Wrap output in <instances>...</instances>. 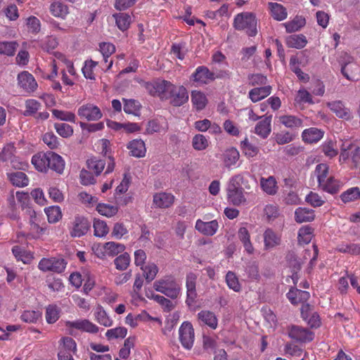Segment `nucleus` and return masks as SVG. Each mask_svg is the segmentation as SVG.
Masks as SVG:
<instances>
[{"mask_svg": "<svg viewBox=\"0 0 360 360\" xmlns=\"http://www.w3.org/2000/svg\"><path fill=\"white\" fill-rule=\"evenodd\" d=\"M241 184H244V175L242 174L233 176L227 184V199L230 203L236 206L245 204L247 202Z\"/></svg>", "mask_w": 360, "mask_h": 360, "instance_id": "f257e3e1", "label": "nucleus"}, {"mask_svg": "<svg viewBox=\"0 0 360 360\" xmlns=\"http://www.w3.org/2000/svg\"><path fill=\"white\" fill-rule=\"evenodd\" d=\"M233 26L237 30H243L250 37H255L257 33V20L254 14L249 12L236 15L233 20Z\"/></svg>", "mask_w": 360, "mask_h": 360, "instance_id": "f03ea898", "label": "nucleus"}, {"mask_svg": "<svg viewBox=\"0 0 360 360\" xmlns=\"http://www.w3.org/2000/svg\"><path fill=\"white\" fill-rule=\"evenodd\" d=\"M154 289L166 296L176 299L180 293V285L171 276L159 279L153 283Z\"/></svg>", "mask_w": 360, "mask_h": 360, "instance_id": "7ed1b4c3", "label": "nucleus"}, {"mask_svg": "<svg viewBox=\"0 0 360 360\" xmlns=\"http://www.w3.org/2000/svg\"><path fill=\"white\" fill-rule=\"evenodd\" d=\"M174 84L166 80H158L154 83L147 84V89L153 96H158L162 100H168L171 97V94Z\"/></svg>", "mask_w": 360, "mask_h": 360, "instance_id": "20e7f679", "label": "nucleus"}, {"mask_svg": "<svg viewBox=\"0 0 360 360\" xmlns=\"http://www.w3.org/2000/svg\"><path fill=\"white\" fill-rule=\"evenodd\" d=\"M67 262L63 258L50 257L42 258L38 264V268L44 271H53L60 274L64 271Z\"/></svg>", "mask_w": 360, "mask_h": 360, "instance_id": "39448f33", "label": "nucleus"}, {"mask_svg": "<svg viewBox=\"0 0 360 360\" xmlns=\"http://www.w3.org/2000/svg\"><path fill=\"white\" fill-rule=\"evenodd\" d=\"M65 326L69 330V333L73 335V330L77 329L83 332L89 333H97L98 327L89 321L88 319H77L75 321H68L65 322Z\"/></svg>", "mask_w": 360, "mask_h": 360, "instance_id": "423d86ee", "label": "nucleus"}, {"mask_svg": "<svg viewBox=\"0 0 360 360\" xmlns=\"http://www.w3.org/2000/svg\"><path fill=\"white\" fill-rule=\"evenodd\" d=\"M179 340L182 346L186 349H191L193 345L195 335L192 324L184 321L179 329Z\"/></svg>", "mask_w": 360, "mask_h": 360, "instance_id": "0eeeda50", "label": "nucleus"}, {"mask_svg": "<svg viewBox=\"0 0 360 360\" xmlns=\"http://www.w3.org/2000/svg\"><path fill=\"white\" fill-rule=\"evenodd\" d=\"M288 336L298 342H308L313 340L314 334L306 328L292 325L288 330Z\"/></svg>", "mask_w": 360, "mask_h": 360, "instance_id": "6e6552de", "label": "nucleus"}, {"mask_svg": "<svg viewBox=\"0 0 360 360\" xmlns=\"http://www.w3.org/2000/svg\"><path fill=\"white\" fill-rule=\"evenodd\" d=\"M18 85L22 91L27 94L34 92L38 84L32 74L27 71H22L18 75Z\"/></svg>", "mask_w": 360, "mask_h": 360, "instance_id": "1a4fd4ad", "label": "nucleus"}, {"mask_svg": "<svg viewBox=\"0 0 360 360\" xmlns=\"http://www.w3.org/2000/svg\"><path fill=\"white\" fill-rule=\"evenodd\" d=\"M77 114L80 118L87 121H96L102 117L100 108L92 103L84 104L78 108Z\"/></svg>", "mask_w": 360, "mask_h": 360, "instance_id": "9d476101", "label": "nucleus"}, {"mask_svg": "<svg viewBox=\"0 0 360 360\" xmlns=\"http://www.w3.org/2000/svg\"><path fill=\"white\" fill-rule=\"evenodd\" d=\"M170 103L174 106H181L188 100L187 90L183 86H175L171 94V97L168 98Z\"/></svg>", "mask_w": 360, "mask_h": 360, "instance_id": "9b49d317", "label": "nucleus"}, {"mask_svg": "<svg viewBox=\"0 0 360 360\" xmlns=\"http://www.w3.org/2000/svg\"><path fill=\"white\" fill-rule=\"evenodd\" d=\"M47 169H51L58 174L63 173L65 161L63 158L54 152H48Z\"/></svg>", "mask_w": 360, "mask_h": 360, "instance_id": "f8f14e48", "label": "nucleus"}, {"mask_svg": "<svg viewBox=\"0 0 360 360\" xmlns=\"http://www.w3.org/2000/svg\"><path fill=\"white\" fill-rule=\"evenodd\" d=\"M327 106L337 117L341 119L349 120L352 118L350 110L345 107L341 101H335L327 103Z\"/></svg>", "mask_w": 360, "mask_h": 360, "instance_id": "ddd939ff", "label": "nucleus"}, {"mask_svg": "<svg viewBox=\"0 0 360 360\" xmlns=\"http://www.w3.org/2000/svg\"><path fill=\"white\" fill-rule=\"evenodd\" d=\"M89 228L90 223L87 219L77 217L75 219L74 226L70 234L72 237H80L84 236Z\"/></svg>", "mask_w": 360, "mask_h": 360, "instance_id": "4468645a", "label": "nucleus"}, {"mask_svg": "<svg viewBox=\"0 0 360 360\" xmlns=\"http://www.w3.org/2000/svg\"><path fill=\"white\" fill-rule=\"evenodd\" d=\"M198 320L200 325H206L212 329H216L218 319L214 312L209 310H202L198 314Z\"/></svg>", "mask_w": 360, "mask_h": 360, "instance_id": "2eb2a0df", "label": "nucleus"}, {"mask_svg": "<svg viewBox=\"0 0 360 360\" xmlns=\"http://www.w3.org/2000/svg\"><path fill=\"white\" fill-rule=\"evenodd\" d=\"M197 276L193 273H189L186 276V289H187V299L186 303L188 305L192 304L195 298L197 297V292L195 290Z\"/></svg>", "mask_w": 360, "mask_h": 360, "instance_id": "dca6fc26", "label": "nucleus"}, {"mask_svg": "<svg viewBox=\"0 0 360 360\" xmlns=\"http://www.w3.org/2000/svg\"><path fill=\"white\" fill-rule=\"evenodd\" d=\"M272 116H266L259 121L255 127V133L262 139H266L271 131V123Z\"/></svg>", "mask_w": 360, "mask_h": 360, "instance_id": "f3484780", "label": "nucleus"}, {"mask_svg": "<svg viewBox=\"0 0 360 360\" xmlns=\"http://www.w3.org/2000/svg\"><path fill=\"white\" fill-rule=\"evenodd\" d=\"M219 227L218 222L212 220L208 222L198 219L195 223V229L204 235L213 236Z\"/></svg>", "mask_w": 360, "mask_h": 360, "instance_id": "a211bd4d", "label": "nucleus"}, {"mask_svg": "<svg viewBox=\"0 0 360 360\" xmlns=\"http://www.w3.org/2000/svg\"><path fill=\"white\" fill-rule=\"evenodd\" d=\"M127 148L131 155L136 158H143L146 155V148L145 143L141 139H134L129 142Z\"/></svg>", "mask_w": 360, "mask_h": 360, "instance_id": "6ab92c4d", "label": "nucleus"}, {"mask_svg": "<svg viewBox=\"0 0 360 360\" xmlns=\"http://www.w3.org/2000/svg\"><path fill=\"white\" fill-rule=\"evenodd\" d=\"M260 186L262 191L269 195H274L277 193L278 186L276 178L270 176L267 178H260Z\"/></svg>", "mask_w": 360, "mask_h": 360, "instance_id": "aec40b11", "label": "nucleus"}, {"mask_svg": "<svg viewBox=\"0 0 360 360\" xmlns=\"http://www.w3.org/2000/svg\"><path fill=\"white\" fill-rule=\"evenodd\" d=\"M358 70V65L351 57H348V60L342 63L341 72L348 80H354Z\"/></svg>", "mask_w": 360, "mask_h": 360, "instance_id": "412c9836", "label": "nucleus"}, {"mask_svg": "<svg viewBox=\"0 0 360 360\" xmlns=\"http://www.w3.org/2000/svg\"><path fill=\"white\" fill-rule=\"evenodd\" d=\"M264 249L270 250L281 244V237L272 229H267L264 233Z\"/></svg>", "mask_w": 360, "mask_h": 360, "instance_id": "4be33fe9", "label": "nucleus"}, {"mask_svg": "<svg viewBox=\"0 0 360 360\" xmlns=\"http://www.w3.org/2000/svg\"><path fill=\"white\" fill-rule=\"evenodd\" d=\"M212 71H210L205 66L198 67L193 75L194 81L202 84H207L210 81H214Z\"/></svg>", "mask_w": 360, "mask_h": 360, "instance_id": "5701e85b", "label": "nucleus"}, {"mask_svg": "<svg viewBox=\"0 0 360 360\" xmlns=\"http://www.w3.org/2000/svg\"><path fill=\"white\" fill-rule=\"evenodd\" d=\"M310 297L309 292L299 289H292L287 293V297L293 304H304Z\"/></svg>", "mask_w": 360, "mask_h": 360, "instance_id": "b1692460", "label": "nucleus"}, {"mask_svg": "<svg viewBox=\"0 0 360 360\" xmlns=\"http://www.w3.org/2000/svg\"><path fill=\"white\" fill-rule=\"evenodd\" d=\"M174 202V196L170 193H158L153 195V204L160 208L170 207Z\"/></svg>", "mask_w": 360, "mask_h": 360, "instance_id": "393cba45", "label": "nucleus"}, {"mask_svg": "<svg viewBox=\"0 0 360 360\" xmlns=\"http://www.w3.org/2000/svg\"><path fill=\"white\" fill-rule=\"evenodd\" d=\"M271 93V86L268 85V86L254 88V89H251L249 91L248 96L252 102L256 103L257 101H259L265 98L269 95H270Z\"/></svg>", "mask_w": 360, "mask_h": 360, "instance_id": "a878e982", "label": "nucleus"}, {"mask_svg": "<svg viewBox=\"0 0 360 360\" xmlns=\"http://www.w3.org/2000/svg\"><path fill=\"white\" fill-rule=\"evenodd\" d=\"M314 218V211L311 209L298 207L295 212V219L298 223L311 221Z\"/></svg>", "mask_w": 360, "mask_h": 360, "instance_id": "bb28decb", "label": "nucleus"}, {"mask_svg": "<svg viewBox=\"0 0 360 360\" xmlns=\"http://www.w3.org/2000/svg\"><path fill=\"white\" fill-rule=\"evenodd\" d=\"M323 131L314 127L307 129L302 134L303 141L309 143L318 142L323 138Z\"/></svg>", "mask_w": 360, "mask_h": 360, "instance_id": "cd10ccee", "label": "nucleus"}, {"mask_svg": "<svg viewBox=\"0 0 360 360\" xmlns=\"http://www.w3.org/2000/svg\"><path fill=\"white\" fill-rule=\"evenodd\" d=\"M240 158L239 152L234 148H231L225 150L223 154V162L224 166L230 169L235 166Z\"/></svg>", "mask_w": 360, "mask_h": 360, "instance_id": "c85d7f7f", "label": "nucleus"}, {"mask_svg": "<svg viewBox=\"0 0 360 360\" xmlns=\"http://www.w3.org/2000/svg\"><path fill=\"white\" fill-rule=\"evenodd\" d=\"M238 236L240 242L243 243L245 250L248 254L254 253L255 249L250 241V235L245 227H241L238 230Z\"/></svg>", "mask_w": 360, "mask_h": 360, "instance_id": "c756f323", "label": "nucleus"}, {"mask_svg": "<svg viewBox=\"0 0 360 360\" xmlns=\"http://www.w3.org/2000/svg\"><path fill=\"white\" fill-rule=\"evenodd\" d=\"M269 8L273 18L278 21H282L288 16L285 8L281 4L270 2L269 3Z\"/></svg>", "mask_w": 360, "mask_h": 360, "instance_id": "7c9ffc66", "label": "nucleus"}, {"mask_svg": "<svg viewBox=\"0 0 360 360\" xmlns=\"http://www.w3.org/2000/svg\"><path fill=\"white\" fill-rule=\"evenodd\" d=\"M48 152L39 153L32 156V163L39 172H46L47 171Z\"/></svg>", "mask_w": 360, "mask_h": 360, "instance_id": "2f4dec72", "label": "nucleus"}, {"mask_svg": "<svg viewBox=\"0 0 360 360\" xmlns=\"http://www.w3.org/2000/svg\"><path fill=\"white\" fill-rule=\"evenodd\" d=\"M278 119L279 122L287 128L293 129L303 127L302 120L295 115H281Z\"/></svg>", "mask_w": 360, "mask_h": 360, "instance_id": "473e14b6", "label": "nucleus"}, {"mask_svg": "<svg viewBox=\"0 0 360 360\" xmlns=\"http://www.w3.org/2000/svg\"><path fill=\"white\" fill-rule=\"evenodd\" d=\"M117 27L122 32L129 29L131 23V16L126 13L113 14Z\"/></svg>", "mask_w": 360, "mask_h": 360, "instance_id": "72a5a7b5", "label": "nucleus"}, {"mask_svg": "<svg viewBox=\"0 0 360 360\" xmlns=\"http://www.w3.org/2000/svg\"><path fill=\"white\" fill-rule=\"evenodd\" d=\"M8 179L13 186L25 187L29 184L27 175L22 172H15L8 174Z\"/></svg>", "mask_w": 360, "mask_h": 360, "instance_id": "f704fd0d", "label": "nucleus"}, {"mask_svg": "<svg viewBox=\"0 0 360 360\" xmlns=\"http://www.w3.org/2000/svg\"><path fill=\"white\" fill-rule=\"evenodd\" d=\"M314 237V229L309 226H303L298 231V243L299 244H308L311 242Z\"/></svg>", "mask_w": 360, "mask_h": 360, "instance_id": "c9c22d12", "label": "nucleus"}, {"mask_svg": "<svg viewBox=\"0 0 360 360\" xmlns=\"http://www.w3.org/2000/svg\"><path fill=\"white\" fill-rule=\"evenodd\" d=\"M307 40L303 34H292L286 38V44L290 48L302 49L306 46Z\"/></svg>", "mask_w": 360, "mask_h": 360, "instance_id": "e433bc0d", "label": "nucleus"}, {"mask_svg": "<svg viewBox=\"0 0 360 360\" xmlns=\"http://www.w3.org/2000/svg\"><path fill=\"white\" fill-rule=\"evenodd\" d=\"M96 321L105 327H110L112 325V320L107 314L101 306H98L94 311Z\"/></svg>", "mask_w": 360, "mask_h": 360, "instance_id": "4c0bfd02", "label": "nucleus"}, {"mask_svg": "<svg viewBox=\"0 0 360 360\" xmlns=\"http://www.w3.org/2000/svg\"><path fill=\"white\" fill-rule=\"evenodd\" d=\"M191 102L197 110H201L205 108L207 99L204 93L200 91H192Z\"/></svg>", "mask_w": 360, "mask_h": 360, "instance_id": "58836bf2", "label": "nucleus"}, {"mask_svg": "<svg viewBox=\"0 0 360 360\" xmlns=\"http://www.w3.org/2000/svg\"><path fill=\"white\" fill-rule=\"evenodd\" d=\"M105 254L107 257H115L125 250L124 245L115 242H108L104 244Z\"/></svg>", "mask_w": 360, "mask_h": 360, "instance_id": "ea45409f", "label": "nucleus"}, {"mask_svg": "<svg viewBox=\"0 0 360 360\" xmlns=\"http://www.w3.org/2000/svg\"><path fill=\"white\" fill-rule=\"evenodd\" d=\"M329 167L326 164L321 163L316 166L314 175L319 183V186L327 180L328 176Z\"/></svg>", "mask_w": 360, "mask_h": 360, "instance_id": "a19ab883", "label": "nucleus"}, {"mask_svg": "<svg viewBox=\"0 0 360 360\" xmlns=\"http://www.w3.org/2000/svg\"><path fill=\"white\" fill-rule=\"evenodd\" d=\"M143 271V276L147 283L153 281L159 271L158 266L155 263H149L141 268Z\"/></svg>", "mask_w": 360, "mask_h": 360, "instance_id": "79ce46f5", "label": "nucleus"}, {"mask_svg": "<svg viewBox=\"0 0 360 360\" xmlns=\"http://www.w3.org/2000/svg\"><path fill=\"white\" fill-rule=\"evenodd\" d=\"M324 191L333 194L339 191L340 188V182L333 176H329L326 181L319 186Z\"/></svg>", "mask_w": 360, "mask_h": 360, "instance_id": "37998d69", "label": "nucleus"}, {"mask_svg": "<svg viewBox=\"0 0 360 360\" xmlns=\"http://www.w3.org/2000/svg\"><path fill=\"white\" fill-rule=\"evenodd\" d=\"M306 24L305 19L302 16H296L292 20L283 24L287 32L292 33L300 30Z\"/></svg>", "mask_w": 360, "mask_h": 360, "instance_id": "c03bdc74", "label": "nucleus"}, {"mask_svg": "<svg viewBox=\"0 0 360 360\" xmlns=\"http://www.w3.org/2000/svg\"><path fill=\"white\" fill-rule=\"evenodd\" d=\"M342 201L345 203L355 201L360 199V189L358 187H352L340 195Z\"/></svg>", "mask_w": 360, "mask_h": 360, "instance_id": "a18cd8bd", "label": "nucleus"}, {"mask_svg": "<svg viewBox=\"0 0 360 360\" xmlns=\"http://www.w3.org/2000/svg\"><path fill=\"white\" fill-rule=\"evenodd\" d=\"M50 12L57 18H64L68 13V7L63 3L55 1L50 6Z\"/></svg>", "mask_w": 360, "mask_h": 360, "instance_id": "49530a36", "label": "nucleus"}, {"mask_svg": "<svg viewBox=\"0 0 360 360\" xmlns=\"http://www.w3.org/2000/svg\"><path fill=\"white\" fill-rule=\"evenodd\" d=\"M98 212L105 217H111L118 212V207L105 203H98L96 207Z\"/></svg>", "mask_w": 360, "mask_h": 360, "instance_id": "de8ad7c7", "label": "nucleus"}, {"mask_svg": "<svg viewBox=\"0 0 360 360\" xmlns=\"http://www.w3.org/2000/svg\"><path fill=\"white\" fill-rule=\"evenodd\" d=\"M25 110L23 112L25 116H33L36 115L41 108V104L35 99H27L25 103Z\"/></svg>", "mask_w": 360, "mask_h": 360, "instance_id": "09e8293b", "label": "nucleus"}, {"mask_svg": "<svg viewBox=\"0 0 360 360\" xmlns=\"http://www.w3.org/2000/svg\"><path fill=\"white\" fill-rule=\"evenodd\" d=\"M321 150L330 158H334L338 153L336 142L332 140L326 141L321 145Z\"/></svg>", "mask_w": 360, "mask_h": 360, "instance_id": "8fccbe9b", "label": "nucleus"}, {"mask_svg": "<svg viewBox=\"0 0 360 360\" xmlns=\"http://www.w3.org/2000/svg\"><path fill=\"white\" fill-rule=\"evenodd\" d=\"M89 170L94 172L96 176L99 175L105 167V162L102 160H98L96 158L89 159L86 162Z\"/></svg>", "mask_w": 360, "mask_h": 360, "instance_id": "3c124183", "label": "nucleus"}, {"mask_svg": "<svg viewBox=\"0 0 360 360\" xmlns=\"http://www.w3.org/2000/svg\"><path fill=\"white\" fill-rule=\"evenodd\" d=\"M94 236L99 238L105 237L109 232V228L105 221L101 219L94 221Z\"/></svg>", "mask_w": 360, "mask_h": 360, "instance_id": "603ef678", "label": "nucleus"}, {"mask_svg": "<svg viewBox=\"0 0 360 360\" xmlns=\"http://www.w3.org/2000/svg\"><path fill=\"white\" fill-rule=\"evenodd\" d=\"M336 250L342 253L353 255H360V245L354 243H342L338 245Z\"/></svg>", "mask_w": 360, "mask_h": 360, "instance_id": "864d4df0", "label": "nucleus"}, {"mask_svg": "<svg viewBox=\"0 0 360 360\" xmlns=\"http://www.w3.org/2000/svg\"><path fill=\"white\" fill-rule=\"evenodd\" d=\"M241 149L248 158L256 156L259 151V148L250 143L248 139L241 142Z\"/></svg>", "mask_w": 360, "mask_h": 360, "instance_id": "5fc2aeb1", "label": "nucleus"}, {"mask_svg": "<svg viewBox=\"0 0 360 360\" xmlns=\"http://www.w3.org/2000/svg\"><path fill=\"white\" fill-rule=\"evenodd\" d=\"M127 334V329L124 327L120 326L115 328L109 329L105 333V336L108 340L124 338Z\"/></svg>", "mask_w": 360, "mask_h": 360, "instance_id": "6e6d98bb", "label": "nucleus"}, {"mask_svg": "<svg viewBox=\"0 0 360 360\" xmlns=\"http://www.w3.org/2000/svg\"><path fill=\"white\" fill-rule=\"evenodd\" d=\"M192 146L196 150H203L209 146V141L204 135L198 134L193 136L192 139Z\"/></svg>", "mask_w": 360, "mask_h": 360, "instance_id": "4d7b16f0", "label": "nucleus"}, {"mask_svg": "<svg viewBox=\"0 0 360 360\" xmlns=\"http://www.w3.org/2000/svg\"><path fill=\"white\" fill-rule=\"evenodd\" d=\"M130 262L129 255L127 252H124L115 259L114 264L117 269L124 271L128 268Z\"/></svg>", "mask_w": 360, "mask_h": 360, "instance_id": "13d9d810", "label": "nucleus"}, {"mask_svg": "<svg viewBox=\"0 0 360 360\" xmlns=\"http://www.w3.org/2000/svg\"><path fill=\"white\" fill-rule=\"evenodd\" d=\"M12 252L15 257L18 260L22 261L24 264L30 263L32 259V256L30 252L23 250L19 246H14L12 248Z\"/></svg>", "mask_w": 360, "mask_h": 360, "instance_id": "bf43d9fd", "label": "nucleus"}, {"mask_svg": "<svg viewBox=\"0 0 360 360\" xmlns=\"http://www.w3.org/2000/svg\"><path fill=\"white\" fill-rule=\"evenodd\" d=\"M60 317V309L56 305H49L46 310V320L49 323H54Z\"/></svg>", "mask_w": 360, "mask_h": 360, "instance_id": "052dcab7", "label": "nucleus"}, {"mask_svg": "<svg viewBox=\"0 0 360 360\" xmlns=\"http://www.w3.org/2000/svg\"><path fill=\"white\" fill-rule=\"evenodd\" d=\"M17 47L18 44L15 41H1L0 42V54L13 56Z\"/></svg>", "mask_w": 360, "mask_h": 360, "instance_id": "680f3d73", "label": "nucleus"}, {"mask_svg": "<svg viewBox=\"0 0 360 360\" xmlns=\"http://www.w3.org/2000/svg\"><path fill=\"white\" fill-rule=\"evenodd\" d=\"M53 115L62 121L70 122L75 123L76 121V116L73 112L60 110L57 109L52 110Z\"/></svg>", "mask_w": 360, "mask_h": 360, "instance_id": "e2e57ef3", "label": "nucleus"}, {"mask_svg": "<svg viewBox=\"0 0 360 360\" xmlns=\"http://www.w3.org/2000/svg\"><path fill=\"white\" fill-rule=\"evenodd\" d=\"M44 210L50 223H56L61 218V211L58 206H51Z\"/></svg>", "mask_w": 360, "mask_h": 360, "instance_id": "0e129e2a", "label": "nucleus"}, {"mask_svg": "<svg viewBox=\"0 0 360 360\" xmlns=\"http://www.w3.org/2000/svg\"><path fill=\"white\" fill-rule=\"evenodd\" d=\"M54 128L56 132L63 138H68L73 134V128L68 124L56 123Z\"/></svg>", "mask_w": 360, "mask_h": 360, "instance_id": "69168bd1", "label": "nucleus"}, {"mask_svg": "<svg viewBox=\"0 0 360 360\" xmlns=\"http://www.w3.org/2000/svg\"><path fill=\"white\" fill-rule=\"evenodd\" d=\"M226 283L230 289L235 292L240 290V284L236 274L232 271H229L226 275Z\"/></svg>", "mask_w": 360, "mask_h": 360, "instance_id": "338daca9", "label": "nucleus"}, {"mask_svg": "<svg viewBox=\"0 0 360 360\" xmlns=\"http://www.w3.org/2000/svg\"><path fill=\"white\" fill-rule=\"evenodd\" d=\"M41 317L39 311L35 310H26L21 315V319L26 323H36Z\"/></svg>", "mask_w": 360, "mask_h": 360, "instance_id": "774afa93", "label": "nucleus"}]
</instances>
